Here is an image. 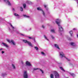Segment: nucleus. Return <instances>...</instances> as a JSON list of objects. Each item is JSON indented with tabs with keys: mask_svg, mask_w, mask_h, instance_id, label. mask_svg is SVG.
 Segmentation results:
<instances>
[{
	"mask_svg": "<svg viewBox=\"0 0 78 78\" xmlns=\"http://www.w3.org/2000/svg\"><path fill=\"white\" fill-rule=\"evenodd\" d=\"M51 37L52 38V39H55V37H54V36H53V35H51Z\"/></svg>",
	"mask_w": 78,
	"mask_h": 78,
	"instance_id": "nucleus-32",
	"label": "nucleus"
},
{
	"mask_svg": "<svg viewBox=\"0 0 78 78\" xmlns=\"http://www.w3.org/2000/svg\"><path fill=\"white\" fill-rule=\"evenodd\" d=\"M6 75H7V74L6 73H2V77H4L5 76H6Z\"/></svg>",
	"mask_w": 78,
	"mask_h": 78,
	"instance_id": "nucleus-12",
	"label": "nucleus"
},
{
	"mask_svg": "<svg viewBox=\"0 0 78 78\" xmlns=\"http://www.w3.org/2000/svg\"><path fill=\"white\" fill-rule=\"evenodd\" d=\"M20 34L22 36H23V37H26V35H25L24 34Z\"/></svg>",
	"mask_w": 78,
	"mask_h": 78,
	"instance_id": "nucleus-22",
	"label": "nucleus"
},
{
	"mask_svg": "<svg viewBox=\"0 0 78 78\" xmlns=\"http://www.w3.org/2000/svg\"><path fill=\"white\" fill-rule=\"evenodd\" d=\"M0 2H1V0H0Z\"/></svg>",
	"mask_w": 78,
	"mask_h": 78,
	"instance_id": "nucleus-49",
	"label": "nucleus"
},
{
	"mask_svg": "<svg viewBox=\"0 0 78 78\" xmlns=\"http://www.w3.org/2000/svg\"><path fill=\"white\" fill-rule=\"evenodd\" d=\"M23 76L24 78H28V74L27 73V72L25 71L24 72Z\"/></svg>",
	"mask_w": 78,
	"mask_h": 78,
	"instance_id": "nucleus-4",
	"label": "nucleus"
},
{
	"mask_svg": "<svg viewBox=\"0 0 78 78\" xmlns=\"http://www.w3.org/2000/svg\"><path fill=\"white\" fill-rule=\"evenodd\" d=\"M2 50H3V48L0 49V50H1V51Z\"/></svg>",
	"mask_w": 78,
	"mask_h": 78,
	"instance_id": "nucleus-42",
	"label": "nucleus"
},
{
	"mask_svg": "<svg viewBox=\"0 0 78 78\" xmlns=\"http://www.w3.org/2000/svg\"><path fill=\"white\" fill-rule=\"evenodd\" d=\"M41 54L42 55H45V53L44 52H41Z\"/></svg>",
	"mask_w": 78,
	"mask_h": 78,
	"instance_id": "nucleus-38",
	"label": "nucleus"
},
{
	"mask_svg": "<svg viewBox=\"0 0 78 78\" xmlns=\"http://www.w3.org/2000/svg\"><path fill=\"white\" fill-rule=\"evenodd\" d=\"M23 41L26 44H28L29 46H30V47H33V44L31 43V42L30 41H28L27 40H23Z\"/></svg>",
	"mask_w": 78,
	"mask_h": 78,
	"instance_id": "nucleus-2",
	"label": "nucleus"
},
{
	"mask_svg": "<svg viewBox=\"0 0 78 78\" xmlns=\"http://www.w3.org/2000/svg\"><path fill=\"white\" fill-rule=\"evenodd\" d=\"M23 16L24 17H27V18H30V17L29 16H27L25 15H23Z\"/></svg>",
	"mask_w": 78,
	"mask_h": 78,
	"instance_id": "nucleus-16",
	"label": "nucleus"
},
{
	"mask_svg": "<svg viewBox=\"0 0 78 78\" xmlns=\"http://www.w3.org/2000/svg\"><path fill=\"white\" fill-rule=\"evenodd\" d=\"M51 33H55V30L54 29H51Z\"/></svg>",
	"mask_w": 78,
	"mask_h": 78,
	"instance_id": "nucleus-14",
	"label": "nucleus"
},
{
	"mask_svg": "<svg viewBox=\"0 0 78 78\" xmlns=\"http://www.w3.org/2000/svg\"><path fill=\"white\" fill-rule=\"evenodd\" d=\"M77 37H78V34H77Z\"/></svg>",
	"mask_w": 78,
	"mask_h": 78,
	"instance_id": "nucleus-47",
	"label": "nucleus"
},
{
	"mask_svg": "<svg viewBox=\"0 0 78 78\" xmlns=\"http://www.w3.org/2000/svg\"><path fill=\"white\" fill-rule=\"evenodd\" d=\"M12 11H15V9H14V8L12 9Z\"/></svg>",
	"mask_w": 78,
	"mask_h": 78,
	"instance_id": "nucleus-40",
	"label": "nucleus"
},
{
	"mask_svg": "<svg viewBox=\"0 0 78 78\" xmlns=\"http://www.w3.org/2000/svg\"><path fill=\"white\" fill-rule=\"evenodd\" d=\"M37 9L38 11H41L42 12V14L43 16H44V17H45V13L41 9V8L40 7H38L37 8Z\"/></svg>",
	"mask_w": 78,
	"mask_h": 78,
	"instance_id": "nucleus-6",
	"label": "nucleus"
},
{
	"mask_svg": "<svg viewBox=\"0 0 78 78\" xmlns=\"http://www.w3.org/2000/svg\"><path fill=\"white\" fill-rule=\"evenodd\" d=\"M44 8H45L46 9H47V10H48V9L47 7V6H46V5H44Z\"/></svg>",
	"mask_w": 78,
	"mask_h": 78,
	"instance_id": "nucleus-27",
	"label": "nucleus"
},
{
	"mask_svg": "<svg viewBox=\"0 0 78 78\" xmlns=\"http://www.w3.org/2000/svg\"><path fill=\"white\" fill-rule=\"evenodd\" d=\"M26 66H31V64H30V62H29L28 61H27L26 62Z\"/></svg>",
	"mask_w": 78,
	"mask_h": 78,
	"instance_id": "nucleus-8",
	"label": "nucleus"
},
{
	"mask_svg": "<svg viewBox=\"0 0 78 78\" xmlns=\"http://www.w3.org/2000/svg\"><path fill=\"white\" fill-rule=\"evenodd\" d=\"M5 53V51H2V54H3V53Z\"/></svg>",
	"mask_w": 78,
	"mask_h": 78,
	"instance_id": "nucleus-39",
	"label": "nucleus"
},
{
	"mask_svg": "<svg viewBox=\"0 0 78 78\" xmlns=\"http://www.w3.org/2000/svg\"><path fill=\"white\" fill-rule=\"evenodd\" d=\"M42 27L43 28H45V27H44V26H42Z\"/></svg>",
	"mask_w": 78,
	"mask_h": 78,
	"instance_id": "nucleus-41",
	"label": "nucleus"
},
{
	"mask_svg": "<svg viewBox=\"0 0 78 78\" xmlns=\"http://www.w3.org/2000/svg\"><path fill=\"white\" fill-rule=\"evenodd\" d=\"M23 8H22V7H20V10L21 11H23Z\"/></svg>",
	"mask_w": 78,
	"mask_h": 78,
	"instance_id": "nucleus-25",
	"label": "nucleus"
},
{
	"mask_svg": "<svg viewBox=\"0 0 78 78\" xmlns=\"http://www.w3.org/2000/svg\"><path fill=\"white\" fill-rule=\"evenodd\" d=\"M34 42H35V40L34 39Z\"/></svg>",
	"mask_w": 78,
	"mask_h": 78,
	"instance_id": "nucleus-48",
	"label": "nucleus"
},
{
	"mask_svg": "<svg viewBox=\"0 0 78 78\" xmlns=\"http://www.w3.org/2000/svg\"><path fill=\"white\" fill-rule=\"evenodd\" d=\"M12 66L13 69H16V67H15V66H14V64H12Z\"/></svg>",
	"mask_w": 78,
	"mask_h": 78,
	"instance_id": "nucleus-20",
	"label": "nucleus"
},
{
	"mask_svg": "<svg viewBox=\"0 0 78 78\" xmlns=\"http://www.w3.org/2000/svg\"><path fill=\"white\" fill-rule=\"evenodd\" d=\"M21 64L22 66H24V63H23V61L21 62Z\"/></svg>",
	"mask_w": 78,
	"mask_h": 78,
	"instance_id": "nucleus-34",
	"label": "nucleus"
},
{
	"mask_svg": "<svg viewBox=\"0 0 78 78\" xmlns=\"http://www.w3.org/2000/svg\"><path fill=\"white\" fill-rule=\"evenodd\" d=\"M37 69H38V68H33V70H37Z\"/></svg>",
	"mask_w": 78,
	"mask_h": 78,
	"instance_id": "nucleus-31",
	"label": "nucleus"
},
{
	"mask_svg": "<svg viewBox=\"0 0 78 78\" xmlns=\"http://www.w3.org/2000/svg\"><path fill=\"white\" fill-rule=\"evenodd\" d=\"M34 48L36 49V50H39V48H38L37 47H35Z\"/></svg>",
	"mask_w": 78,
	"mask_h": 78,
	"instance_id": "nucleus-30",
	"label": "nucleus"
},
{
	"mask_svg": "<svg viewBox=\"0 0 78 78\" xmlns=\"http://www.w3.org/2000/svg\"><path fill=\"white\" fill-rule=\"evenodd\" d=\"M4 1L7 4H8L9 6H11V4L8 0H4Z\"/></svg>",
	"mask_w": 78,
	"mask_h": 78,
	"instance_id": "nucleus-7",
	"label": "nucleus"
},
{
	"mask_svg": "<svg viewBox=\"0 0 78 78\" xmlns=\"http://www.w3.org/2000/svg\"><path fill=\"white\" fill-rule=\"evenodd\" d=\"M55 46L57 49H58V50H60V48H59V46H58V44H55Z\"/></svg>",
	"mask_w": 78,
	"mask_h": 78,
	"instance_id": "nucleus-10",
	"label": "nucleus"
},
{
	"mask_svg": "<svg viewBox=\"0 0 78 78\" xmlns=\"http://www.w3.org/2000/svg\"><path fill=\"white\" fill-rule=\"evenodd\" d=\"M14 15L15 16H19V15H18V14L17 13H14Z\"/></svg>",
	"mask_w": 78,
	"mask_h": 78,
	"instance_id": "nucleus-28",
	"label": "nucleus"
},
{
	"mask_svg": "<svg viewBox=\"0 0 78 78\" xmlns=\"http://www.w3.org/2000/svg\"><path fill=\"white\" fill-rule=\"evenodd\" d=\"M61 22V20H59V19H57L55 21L56 23L58 25V31L59 33H61V32H62V31H63V28L60 24Z\"/></svg>",
	"mask_w": 78,
	"mask_h": 78,
	"instance_id": "nucleus-1",
	"label": "nucleus"
},
{
	"mask_svg": "<svg viewBox=\"0 0 78 78\" xmlns=\"http://www.w3.org/2000/svg\"><path fill=\"white\" fill-rule=\"evenodd\" d=\"M2 44H3V45H4V47H6V48H8V47H9V46H8V44H7L6 43H5L3 42H2Z\"/></svg>",
	"mask_w": 78,
	"mask_h": 78,
	"instance_id": "nucleus-9",
	"label": "nucleus"
},
{
	"mask_svg": "<svg viewBox=\"0 0 78 78\" xmlns=\"http://www.w3.org/2000/svg\"><path fill=\"white\" fill-rule=\"evenodd\" d=\"M54 74L55 78H59V75L56 71L54 72Z\"/></svg>",
	"mask_w": 78,
	"mask_h": 78,
	"instance_id": "nucleus-5",
	"label": "nucleus"
},
{
	"mask_svg": "<svg viewBox=\"0 0 78 78\" xmlns=\"http://www.w3.org/2000/svg\"><path fill=\"white\" fill-rule=\"evenodd\" d=\"M69 33L71 35V36H72V34H73V32L72 31H71L69 32Z\"/></svg>",
	"mask_w": 78,
	"mask_h": 78,
	"instance_id": "nucleus-21",
	"label": "nucleus"
},
{
	"mask_svg": "<svg viewBox=\"0 0 78 78\" xmlns=\"http://www.w3.org/2000/svg\"><path fill=\"white\" fill-rule=\"evenodd\" d=\"M11 42L12 43V44L13 45H16V44H15V43L14 41L13 40H12L11 41Z\"/></svg>",
	"mask_w": 78,
	"mask_h": 78,
	"instance_id": "nucleus-15",
	"label": "nucleus"
},
{
	"mask_svg": "<svg viewBox=\"0 0 78 78\" xmlns=\"http://www.w3.org/2000/svg\"><path fill=\"white\" fill-rule=\"evenodd\" d=\"M68 39L69 40V41H71V38L70 37H68Z\"/></svg>",
	"mask_w": 78,
	"mask_h": 78,
	"instance_id": "nucleus-36",
	"label": "nucleus"
},
{
	"mask_svg": "<svg viewBox=\"0 0 78 78\" xmlns=\"http://www.w3.org/2000/svg\"><path fill=\"white\" fill-rule=\"evenodd\" d=\"M76 30V29L75 28L73 29V30Z\"/></svg>",
	"mask_w": 78,
	"mask_h": 78,
	"instance_id": "nucleus-44",
	"label": "nucleus"
},
{
	"mask_svg": "<svg viewBox=\"0 0 78 78\" xmlns=\"http://www.w3.org/2000/svg\"><path fill=\"white\" fill-rule=\"evenodd\" d=\"M69 73L72 76H75V74H74L73 73Z\"/></svg>",
	"mask_w": 78,
	"mask_h": 78,
	"instance_id": "nucleus-17",
	"label": "nucleus"
},
{
	"mask_svg": "<svg viewBox=\"0 0 78 78\" xmlns=\"http://www.w3.org/2000/svg\"><path fill=\"white\" fill-rule=\"evenodd\" d=\"M9 25H10L11 27L12 28V29H14V27H13V26L11 24V23H9Z\"/></svg>",
	"mask_w": 78,
	"mask_h": 78,
	"instance_id": "nucleus-24",
	"label": "nucleus"
},
{
	"mask_svg": "<svg viewBox=\"0 0 78 78\" xmlns=\"http://www.w3.org/2000/svg\"><path fill=\"white\" fill-rule=\"evenodd\" d=\"M71 46H75V43L73 42H71L70 43Z\"/></svg>",
	"mask_w": 78,
	"mask_h": 78,
	"instance_id": "nucleus-11",
	"label": "nucleus"
},
{
	"mask_svg": "<svg viewBox=\"0 0 78 78\" xmlns=\"http://www.w3.org/2000/svg\"><path fill=\"white\" fill-rule=\"evenodd\" d=\"M9 31H11V29H10V28H9Z\"/></svg>",
	"mask_w": 78,
	"mask_h": 78,
	"instance_id": "nucleus-45",
	"label": "nucleus"
},
{
	"mask_svg": "<svg viewBox=\"0 0 78 78\" xmlns=\"http://www.w3.org/2000/svg\"><path fill=\"white\" fill-rule=\"evenodd\" d=\"M65 58H66V59H67V61H70V59H69V58H66V57Z\"/></svg>",
	"mask_w": 78,
	"mask_h": 78,
	"instance_id": "nucleus-29",
	"label": "nucleus"
},
{
	"mask_svg": "<svg viewBox=\"0 0 78 78\" xmlns=\"http://www.w3.org/2000/svg\"><path fill=\"white\" fill-rule=\"evenodd\" d=\"M69 65H70V66H73V64H72V63H69Z\"/></svg>",
	"mask_w": 78,
	"mask_h": 78,
	"instance_id": "nucleus-37",
	"label": "nucleus"
},
{
	"mask_svg": "<svg viewBox=\"0 0 78 78\" xmlns=\"http://www.w3.org/2000/svg\"><path fill=\"white\" fill-rule=\"evenodd\" d=\"M44 37L45 38V39H46V40H47V41H48V39H47V37H46V36L45 35H44Z\"/></svg>",
	"mask_w": 78,
	"mask_h": 78,
	"instance_id": "nucleus-23",
	"label": "nucleus"
},
{
	"mask_svg": "<svg viewBox=\"0 0 78 78\" xmlns=\"http://www.w3.org/2000/svg\"><path fill=\"white\" fill-rule=\"evenodd\" d=\"M26 3H27V4H28V5H31V4H32V3L31 2L29 1H27Z\"/></svg>",
	"mask_w": 78,
	"mask_h": 78,
	"instance_id": "nucleus-13",
	"label": "nucleus"
},
{
	"mask_svg": "<svg viewBox=\"0 0 78 78\" xmlns=\"http://www.w3.org/2000/svg\"><path fill=\"white\" fill-rule=\"evenodd\" d=\"M60 69H61L62 70V71H63V72H65V70H64V69H63V68H62V67H60Z\"/></svg>",
	"mask_w": 78,
	"mask_h": 78,
	"instance_id": "nucleus-26",
	"label": "nucleus"
},
{
	"mask_svg": "<svg viewBox=\"0 0 78 78\" xmlns=\"http://www.w3.org/2000/svg\"><path fill=\"white\" fill-rule=\"evenodd\" d=\"M7 41L8 42H9V43H11V41H10L9 40H7Z\"/></svg>",
	"mask_w": 78,
	"mask_h": 78,
	"instance_id": "nucleus-33",
	"label": "nucleus"
},
{
	"mask_svg": "<svg viewBox=\"0 0 78 78\" xmlns=\"http://www.w3.org/2000/svg\"><path fill=\"white\" fill-rule=\"evenodd\" d=\"M31 30V28H30V30Z\"/></svg>",
	"mask_w": 78,
	"mask_h": 78,
	"instance_id": "nucleus-46",
	"label": "nucleus"
},
{
	"mask_svg": "<svg viewBox=\"0 0 78 78\" xmlns=\"http://www.w3.org/2000/svg\"><path fill=\"white\" fill-rule=\"evenodd\" d=\"M29 39H32V38L31 37H29Z\"/></svg>",
	"mask_w": 78,
	"mask_h": 78,
	"instance_id": "nucleus-43",
	"label": "nucleus"
},
{
	"mask_svg": "<svg viewBox=\"0 0 78 78\" xmlns=\"http://www.w3.org/2000/svg\"><path fill=\"white\" fill-rule=\"evenodd\" d=\"M40 70L41 71V72L42 73H44V71L42 70L41 69H40Z\"/></svg>",
	"mask_w": 78,
	"mask_h": 78,
	"instance_id": "nucleus-35",
	"label": "nucleus"
},
{
	"mask_svg": "<svg viewBox=\"0 0 78 78\" xmlns=\"http://www.w3.org/2000/svg\"><path fill=\"white\" fill-rule=\"evenodd\" d=\"M50 78H54V76L53 74H51L50 75Z\"/></svg>",
	"mask_w": 78,
	"mask_h": 78,
	"instance_id": "nucleus-18",
	"label": "nucleus"
},
{
	"mask_svg": "<svg viewBox=\"0 0 78 78\" xmlns=\"http://www.w3.org/2000/svg\"><path fill=\"white\" fill-rule=\"evenodd\" d=\"M23 8L25 9L26 8V4H24L23 5Z\"/></svg>",
	"mask_w": 78,
	"mask_h": 78,
	"instance_id": "nucleus-19",
	"label": "nucleus"
},
{
	"mask_svg": "<svg viewBox=\"0 0 78 78\" xmlns=\"http://www.w3.org/2000/svg\"><path fill=\"white\" fill-rule=\"evenodd\" d=\"M59 56L61 58H66V56H65V54L64 53V52L62 51L60 52H59Z\"/></svg>",
	"mask_w": 78,
	"mask_h": 78,
	"instance_id": "nucleus-3",
	"label": "nucleus"
}]
</instances>
